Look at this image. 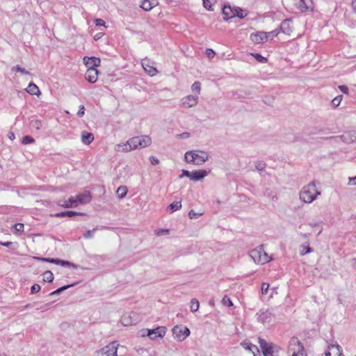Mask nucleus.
Instances as JSON below:
<instances>
[{
    "label": "nucleus",
    "mask_w": 356,
    "mask_h": 356,
    "mask_svg": "<svg viewBox=\"0 0 356 356\" xmlns=\"http://www.w3.org/2000/svg\"><path fill=\"white\" fill-rule=\"evenodd\" d=\"M254 58H255V59L261 63H266L267 62V58L264 57L263 56H261V54H257V53H251L250 54Z\"/></svg>",
    "instance_id": "nucleus-40"
},
{
    "label": "nucleus",
    "mask_w": 356,
    "mask_h": 356,
    "mask_svg": "<svg viewBox=\"0 0 356 356\" xmlns=\"http://www.w3.org/2000/svg\"><path fill=\"white\" fill-rule=\"evenodd\" d=\"M74 284H70V285H65V286H63L62 287H60L58 289H56L55 291H54L52 293V294H56V293H60V292H61V291H63L70 288V286H74Z\"/></svg>",
    "instance_id": "nucleus-48"
},
{
    "label": "nucleus",
    "mask_w": 356,
    "mask_h": 356,
    "mask_svg": "<svg viewBox=\"0 0 356 356\" xmlns=\"http://www.w3.org/2000/svg\"><path fill=\"white\" fill-rule=\"evenodd\" d=\"M343 99L342 95H338L332 100V104L334 106H338Z\"/></svg>",
    "instance_id": "nucleus-44"
},
{
    "label": "nucleus",
    "mask_w": 356,
    "mask_h": 356,
    "mask_svg": "<svg viewBox=\"0 0 356 356\" xmlns=\"http://www.w3.org/2000/svg\"><path fill=\"white\" fill-rule=\"evenodd\" d=\"M261 293L263 296H268L269 298H273L275 294H277V288H270V284L268 282H263L261 284Z\"/></svg>",
    "instance_id": "nucleus-15"
},
{
    "label": "nucleus",
    "mask_w": 356,
    "mask_h": 356,
    "mask_svg": "<svg viewBox=\"0 0 356 356\" xmlns=\"http://www.w3.org/2000/svg\"><path fill=\"white\" fill-rule=\"evenodd\" d=\"M310 226L312 227H316V231H317L316 234L317 235H319L322 232V229H322V227H321L320 222H312V223L310 224Z\"/></svg>",
    "instance_id": "nucleus-43"
},
{
    "label": "nucleus",
    "mask_w": 356,
    "mask_h": 356,
    "mask_svg": "<svg viewBox=\"0 0 356 356\" xmlns=\"http://www.w3.org/2000/svg\"><path fill=\"white\" fill-rule=\"evenodd\" d=\"M127 192H128V189H127V186H121L118 187L116 191V195H117L118 198L120 200L124 198L127 195Z\"/></svg>",
    "instance_id": "nucleus-35"
},
{
    "label": "nucleus",
    "mask_w": 356,
    "mask_h": 356,
    "mask_svg": "<svg viewBox=\"0 0 356 356\" xmlns=\"http://www.w3.org/2000/svg\"><path fill=\"white\" fill-rule=\"evenodd\" d=\"M202 213H196L195 211L193 210H191L189 212H188V216L191 219H193V218H197L199 217L200 216H201Z\"/></svg>",
    "instance_id": "nucleus-47"
},
{
    "label": "nucleus",
    "mask_w": 356,
    "mask_h": 356,
    "mask_svg": "<svg viewBox=\"0 0 356 356\" xmlns=\"http://www.w3.org/2000/svg\"><path fill=\"white\" fill-rule=\"evenodd\" d=\"M247 15L248 13L245 10L237 6H225L222 8L223 19L226 21L235 17L243 19Z\"/></svg>",
    "instance_id": "nucleus-5"
},
{
    "label": "nucleus",
    "mask_w": 356,
    "mask_h": 356,
    "mask_svg": "<svg viewBox=\"0 0 356 356\" xmlns=\"http://www.w3.org/2000/svg\"><path fill=\"white\" fill-rule=\"evenodd\" d=\"M204 7L209 11L213 10V6L209 0H202Z\"/></svg>",
    "instance_id": "nucleus-45"
},
{
    "label": "nucleus",
    "mask_w": 356,
    "mask_h": 356,
    "mask_svg": "<svg viewBox=\"0 0 356 356\" xmlns=\"http://www.w3.org/2000/svg\"><path fill=\"white\" fill-rule=\"evenodd\" d=\"M114 150L120 153H125L129 152L127 141L120 143L115 145Z\"/></svg>",
    "instance_id": "nucleus-27"
},
{
    "label": "nucleus",
    "mask_w": 356,
    "mask_h": 356,
    "mask_svg": "<svg viewBox=\"0 0 356 356\" xmlns=\"http://www.w3.org/2000/svg\"><path fill=\"white\" fill-rule=\"evenodd\" d=\"M11 70L13 72H15V73H20L23 75H26V76H31V73L27 71L24 67L19 65H17L15 66H13L11 69Z\"/></svg>",
    "instance_id": "nucleus-34"
},
{
    "label": "nucleus",
    "mask_w": 356,
    "mask_h": 356,
    "mask_svg": "<svg viewBox=\"0 0 356 356\" xmlns=\"http://www.w3.org/2000/svg\"><path fill=\"white\" fill-rule=\"evenodd\" d=\"M83 62L88 68H95L99 67L101 64L100 58L95 56H85L83 58Z\"/></svg>",
    "instance_id": "nucleus-18"
},
{
    "label": "nucleus",
    "mask_w": 356,
    "mask_h": 356,
    "mask_svg": "<svg viewBox=\"0 0 356 356\" xmlns=\"http://www.w3.org/2000/svg\"><path fill=\"white\" fill-rule=\"evenodd\" d=\"M103 35H104L103 33H98L95 35L94 39H95V40H98L100 38H102L103 37Z\"/></svg>",
    "instance_id": "nucleus-61"
},
{
    "label": "nucleus",
    "mask_w": 356,
    "mask_h": 356,
    "mask_svg": "<svg viewBox=\"0 0 356 356\" xmlns=\"http://www.w3.org/2000/svg\"><path fill=\"white\" fill-rule=\"evenodd\" d=\"M127 141L129 152L138 147L144 148L151 145L152 139L148 136H136L129 138Z\"/></svg>",
    "instance_id": "nucleus-6"
},
{
    "label": "nucleus",
    "mask_w": 356,
    "mask_h": 356,
    "mask_svg": "<svg viewBox=\"0 0 356 356\" xmlns=\"http://www.w3.org/2000/svg\"><path fill=\"white\" fill-rule=\"evenodd\" d=\"M291 22L289 20L284 21L282 26L280 28H282L281 29V32H283L284 33L289 35L291 32L292 31V28L291 27Z\"/></svg>",
    "instance_id": "nucleus-33"
},
{
    "label": "nucleus",
    "mask_w": 356,
    "mask_h": 356,
    "mask_svg": "<svg viewBox=\"0 0 356 356\" xmlns=\"http://www.w3.org/2000/svg\"><path fill=\"white\" fill-rule=\"evenodd\" d=\"M81 213L74 211H63L60 213H56L55 216L57 217L65 216H67L68 217H72L75 215H81Z\"/></svg>",
    "instance_id": "nucleus-38"
},
{
    "label": "nucleus",
    "mask_w": 356,
    "mask_h": 356,
    "mask_svg": "<svg viewBox=\"0 0 356 356\" xmlns=\"http://www.w3.org/2000/svg\"><path fill=\"white\" fill-rule=\"evenodd\" d=\"M167 327L165 326H158L154 329H146L142 330V337H147L151 340L162 339L166 334Z\"/></svg>",
    "instance_id": "nucleus-7"
},
{
    "label": "nucleus",
    "mask_w": 356,
    "mask_h": 356,
    "mask_svg": "<svg viewBox=\"0 0 356 356\" xmlns=\"http://www.w3.org/2000/svg\"><path fill=\"white\" fill-rule=\"evenodd\" d=\"M99 71L95 68H87L85 78L90 83H95L97 81Z\"/></svg>",
    "instance_id": "nucleus-17"
},
{
    "label": "nucleus",
    "mask_w": 356,
    "mask_h": 356,
    "mask_svg": "<svg viewBox=\"0 0 356 356\" xmlns=\"http://www.w3.org/2000/svg\"><path fill=\"white\" fill-rule=\"evenodd\" d=\"M288 356H308L303 343L297 337H292L287 346Z\"/></svg>",
    "instance_id": "nucleus-3"
},
{
    "label": "nucleus",
    "mask_w": 356,
    "mask_h": 356,
    "mask_svg": "<svg viewBox=\"0 0 356 356\" xmlns=\"http://www.w3.org/2000/svg\"><path fill=\"white\" fill-rule=\"evenodd\" d=\"M119 344L113 341L95 353V356H117Z\"/></svg>",
    "instance_id": "nucleus-10"
},
{
    "label": "nucleus",
    "mask_w": 356,
    "mask_h": 356,
    "mask_svg": "<svg viewBox=\"0 0 356 356\" xmlns=\"http://www.w3.org/2000/svg\"><path fill=\"white\" fill-rule=\"evenodd\" d=\"M25 90L31 95H35L37 97H40L41 95V92L39 88L35 83H30Z\"/></svg>",
    "instance_id": "nucleus-26"
},
{
    "label": "nucleus",
    "mask_w": 356,
    "mask_h": 356,
    "mask_svg": "<svg viewBox=\"0 0 356 356\" xmlns=\"http://www.w3.org/2000/svg\"><path fill=\"white\" fill-rule=\"evenodd\" d=\"M208 51V56H213L214 55V51L211 49H207Z\"/></svg>",
    "instance_id": "nucleus-64"
},
{
    "label": "nucleus",
    "mask_w": 356,
    "mask_h": 356,
    "mask_svg": "<svg viewBox=\"0 0 356 356\" xmlns=\"http://www.w3.org/2000/svg\"><path fill=\"white\" fill-rule=\"evenodd\" d=\"M8 138L10 140H14L15 139V134L13 132H10L8 134Z\"/></svg>",
    "instance_id": "nucleus-62"
},
{
    "label": "nucleus",
    "mask_w": 356,
    "mask_h": 356,
    "mask_svg": "<svg viewBox=\"0 0 356 356\" xmlns=\"http://www.w3.org/2000/svg\"><path fill=\"white\" fill-rule=\"evenodd\" d=\"M54 264L60 265L64 267H68L73 269H78L79 266L73 263H71L68 261L61 260L55 259Z\"/></svg>",
    "instance_id": "nucleus-28"
},
{
    "label": "nucleus",
    "mask_w": 356,
    "mask_h": 356,
    "mask_svg": "<svg viewBox=\"0 0 356 356\" xmlns=\"http://www.w3.org/2000/svg\"><path fill=\"white\" fill-rule=\"evenodd\" d=\"M199 97L197 95H187L180 100V105L184 108H191L197 105Z\"/></svg>",
    "instance_id": "nucleus-13"
},
{
    "label": "nucleus",
    "mask_w": 356,
    "mask_h": 356,
    "mask_svg": "<svg viewBox=\"0 0 356 356\" xmlns=\"http://www.w3.org/2000/svg\"><path fill=\"white\" fill-rule=\"evenodd\" d=\"M24 227V226L23 223H16L14 225V228L17 232H23Z\"/></svg>",
    "instance_id": "nucleus-51"
},
{
    "label": "nucleus",
    "mask_w": 356,
    "mask_h": 356,
    "mask_svg": "<svg viewBox=\"0 0 356 356\" xmlns=\"http://www.w3.org/2000/svg\"><path fill=\"white\" fill-rule=\"evenodd\" d=\"M41 289V287L39 284H35L31 288V292L32 294L38 293Z\"/></svg>",
    "instance_id": "nucleus-46"
},
{
    "label": "nucleus",
    "mask_w": 356,
    "mask_h": 356,
    "mask_svg": "<svg viewBox=\"0 0 356 356\" xmlns=\"http://www.w3.org/2000/svg\"><path fill=\"white\" fill-rule=\"evenodd\" d=\"M200 306V302L198 300L193 299L191 301L190 308L191 312H195L198 310Z\"/></svg>",
    "instance_id": "nucleus-39"
},
{
    "label": "nucleus",
    "mask_w": 356,
    "mask_h": 356,
    "mask_svg": "<svg viewBox=\"0 0 356 356\" xmlns=\"http://www.w3.org/2000/svg\"><path fill=\"white\" fill-rule=\"evenodd\" d=\"M188 137H189V134L187 132L177 135V138L179 139L188 138Z\"/></svg>",
    "instance_id": "nucleus-58"
},
{
    "label": "nucleus",
    "mask_w": 356,
    "mask_h": 356,
    "mask_svg": "<svg viewBox=\"0 0 356 356\" xmlns=\"http://www.w3.org/2000/svg\"><path fill=\"white\" fill-rule=\"evenodd\" d=\"M54 276L51 271L47 270L42 273V280L46 282H52L54 281Z\"/></svg>",
    "instance_id": "nucleus-36"
},
{
    "label": "nucleus",
    "mask_w": 356,
    "mask_h": 356,
    "mask_svg": "<svg viewBox=\"0 0 356 356\" xmlns=\"http://www.w3.org/2000/svg\"><path fill=\"white\" fill-rule=\"evenodd\" d=\"M325 356H343L341 347L339 345L330 346Z\"/></svg>",
    "instance_id": "nucleus-20"
},
{
    "label": "nucleus",
    "mask_w": 356,
    "mask_h": 356,
    "mask_svg": "<svg viewBox=\"0 0 356 356\" xmlns=\"http://www.w3.org/2000/svg\"><path fill=\"white\" fill-rule=\"evenodd\" d=\"M300 254L304 256L307 254L311 253L312 252V249L309 246V243L307 242L302 244L300 248Z\"/></svg>",
    "instance_id": "nucleus-31"
},
{
    "label": "nucleus",
    "mask_w": 356,
    "mask_h": 356,
    "mask_svg": "<svg viewBox=\"0 0 356 356\" xmlns=\"http://www.w3.org/2000/svg\"><path fill=\"white\" fill-rule=\"evenodd\" d=\"M352 7H353L354 11L356 12V0H353Z\"/></svg>",
    "instance_id": "nucleus-63"
},
{
    "label": "nucleus",
    "mask_w": 356,
    "mask_h": 356,
    "mask_svg": "<svg viewBox=\"0 0 356 356\" xmlns=\"http://www.w3.org/2000/svg\"><path fill=\"white\" fill-rule=\"evenodd\" d=\"M77 115L79 117H83L85 114V106L83 105H80L79 111H77Z\"/></svg>",
    "instance_id": "nucleus-50"
},
{
    "label": "nucleus",
    "mask_w": 356,
    "mask_h": 356,
    "mask_svg": "<svg viewBox=\"0 0 356 356\" xmlns=\"http://www.w3.org/2000/svg\"><path fill=\"white\" fill-rule=\"evenodd\" d=\"M94 23L97 26H104L106 27V24L104 21L102 19H96L94 20Z\"/></svg>",
    "instance_id": "nucleus-49"
},
{
    "label": "nucleus",
    "mask_w": 356,
    "mask_h": 356,
    "mask_svg": "<svg viewBox=\"0 0 356 356\" xmlns=\"http://www.w3.org/2000/svg\"><path fill=\"white\" fill-rule=\"evenodd\" d=\"M250 39L254 44H260L267 42L266 34V32L264 31H257L251 33Z\"/></svg>",
    "instance_id": "nucleus-16"
},
{
    "label": "nucleus",
    "mask_w": 356,
    "mask_h": 356,
    "mask_svg": "<svg viewBox=\"0 0 356 356\" xmlns=\"http://www.w3.org/2000/svg\"><path fill=\"white\" fill-rule=\"evenodd\" d=\"M282 29V28H279V29H277L275 30H273V31L268 32V33L266 32V38H267V42L268 40H273L274 38L277 36L279 35V33L281 32V29Z\"/></svg>",
    "instance_id": "nucleus-37"
},
{
    "label": "nucleus",
    "mask_w": 356,
    "mask_h": 356,
    "mask_svg": "<svg viewBox=\"0 0 356 356\" xmlns=\"http://www.w3.org/2000/svg\"><path fill=\"white\" fill-rule=\"evenodd\" d=\"M92 233H93V231L88 230V231H87V232L83 234V237H84V238H90V237H92Z\"/></svg>",
    "instance_id": "nucleus-60"
},
{
    "label": "nucleus",
    "mask_w": 356,
    "mask_h": 356,
    "mask_svg": "<svg viewBox=\"0 0 356 356\" xmlns=\"http://www.w3.org/2000/svg\"><path fill=\"white\" fill-rule=\"evenodd\" d=\"M339 90L344 94H348V88L345 86H339Z\"/></svg>",
    "instance_id": "nucleus-57"
},
{
    "label": "nucleus",
    "mask_w": 356,
    "mask_h": 356,
    "mask_svg": "<svg viewBox=\"0 0 356 356\" xmlns=\"http://www.w3.org/2000/svg\"><path fill=\"white\" fill-rule=\"evenodd\" d=\"M81 142L85 145H90L94 140V136L92 133L82 131L81 134Z\"/></svg>",
    "instance_id": "nucleus-24"
},
{
    "label": "nucleus",
    "mask_w": 356,
    "mask_h": 356,
    "mask_svg": "<svg viewBox=\"0 0 356 356\" xmlns=\"http://www.w3.org/2000/svg\"><path fill=\"white\" fill-rule=\"evenodd\" d=\"M348 184L350 186H356V176L348 179Z\"/></svg>",
    "instance_id": "nucleus-56"
},
{
    "label": "nucleus",
    "mask_w": 356,
    "mask_h": 356,
    "mask_svg": "<svg viewBox=\"0 0 356 356\" xmlns=\"http://www.w3.org/2000/svg\"><path fill=\"white\" fill-rule=\"evenodd\" d=\"M209 155L207 152L201 149H192L187 151L184 159L188 163L201 165L208 161Z\"/></svg>",
    "instance_id": "nucleus-2"
},
{
    "label": "nucleus",
    "mask_w": 356,
    "mask_h": 356,
    "mask_svg": "<svg viewBox=\"0 0 356 356\" xmlns=\"http://www.w3.org/2000/svg\"><path fill=\"white\" fill-rule=\"evenodd\" d=\"M241 346L245 350L251 352L254 356H257V353L259 354L257 347L250 341H243L241 343Z\"/></svg>",
    "instance_id": "nucleus-23"
},
{
    "label": "nucleus",
    "mask_w": 356,
    "mask_h": 356,
    "mask_svg": "<svg viewBox=\"0 0 356 356\" xmlns=\"http://www.w3.org/2000/svg\"><path fill=\"white\" fill-rule=\"evenodd\" d=\"M256 168L259 170H263L265 168V163L263 162H257Z\"/></svg>",
    "instance_id": "nucleus-55"
},
{
    "label": "nucleus",
    "mask_w": 356,
    "mask_h": 356,
    "mask_svg": "<svg viewBox=\"0 0 356 356\" xmlns=\"http://www.w3.org/2000/svg\"><path fill=\"white\" fill-rule=\"evenodd\" d=\"M181 208V202L180 200H179V201H175V202L170 203L168 206L167 210L170 211L171 213H172V212L179 210Z\"/></svg>",
    "instance_id": "nucleus-32"
},
{
    "label": "nucleus",
    "mask_w": 356,
    "mask_h": 356,
    "mask_svg": "<svg viewBox=\"0 0 356 356\" xmlns=\"http://www.w3.org/2000/svg\"><path fill=\"white\" fill-rule=\"evenodd\" d=\"M90 200V197L87 195H79L74 197H71L68 200L65 201L60 205L65 208L76 207L80 204H85Z\"/></svg>",
    "instance_id": "nucleus-11"
},
{
    "label": "nucleus",
    "mask_w": 356,
    "mask_h": 356,
    "mask_svg": "<svg viewBox=\"0 0 356 356\" xmlns=\"http://www.w3.org/2000/svg\"><path fill=\"white\" fill-rule=\"evenodd\" d=\"M187 177L191 179V172H189L186 170H183L182 175L180 176V177Z\"/></svg>",
    "instance_id": "nucleus-53"
},
{
    "label": "nucleus",
    "mask_w": 356,
    "mask_h": 356,
    "mask_svg": "<svg viewBox=\"0 0 356 356\" xmlns=\"http://www.w3.org/2000/svg\"><path fill=\"white\" fill-rule=\"evenodd\" d=\"M149 161L152 165H157L159 163V160L153 156H151L149 157Z\"/></svg>",
    "instance_id": "nucleus-54"
},
{
    "label": "nucleus",
    "mask_w": 356,
    "mask_h": 356,
    "mask_svg": "<svg viewBox=\"0 0 356 356\" xmlns=\"http://www.w3.org/2000/svg\"><path fill=\"white\" fill-rule=\"evenodd\" d=\"M169 233V229H161L156 231V234L158 236L168 234Z\"/></svg>",
    "instance_id": "nucleus-52"
},
{
    "label": "nucleus",
    "mask_w": 356,
    "mask_h": 356,
    "mask_svg": "<svg viewBox=\"0 0 356 356\" xmlns=\"http://www.w3.org/2000/svg\"><path fill=\"white\" fill-rule=\"evenodd\" d=\"M250 257L258 265L266 264L273 259L272 257L265 252L263 246H259L252 250L250 253Z\"/></svg>",
    "instance_id": "nucleus-4"
},
{
    "label": "nucleus",
    "mask_w": 356,
    "mask_h": 356,
    "mask_svg": "<svg viewBox=\"0 0 356 356\" xmlns=\"http://www.w3.org/2000/svg\"><path fill=\"white\" fill-rule=\"evenodd\" d=\"M158 4V0H143L140 7L145 11H150Z\"/></svg>",
    "instance_id": "nucleus-21"
},
{
    "label": "nucleus",
    "mask_w": 356,
    "mask_h": 356,
    "mask_svg": "<svg viewBox=\"0 0 356 356\" xmlns=\"http://www.w3.org/2000/svg\"><path fill=\"white\" fill-rule=\"evenodd\" d=\"M298 8L301 12H310L314 10L313 0H300Z\"/></svg>",
    "instance_id": "nucleus-19"
},
{
    "label": "nucleus",
    "mask_w": 356,
    "mask_h": 356,
    "mask_svg": "<svg viewBox=\"0 0 356 356\" xmlns=\"http://www.w3.org/2000/svg\"><path fill=\"white\" fill-rule=\"evenodd\" d=\"M136 314L133 312L123 314L120 318V323L123 326H131L136 323Z\"/></svg>",
    "instance_id": "nucleus-14"
},
{
    "label": "nucleus",
    "mask_w": 356,
    "mask_h": 356,
    "mask_svg": "<svg viewBox=\"0 0 356 356\" xmlns=\"http://www.w3.org/2000/svg\"><path fill=\"white\" fill-rule=\"evenodd\" d=\"M207 175L208 173L205 170H194L191 172V180L197 181L203 179Z\"/></svg>",
    "instance_id": "nucleus-22"
},
{
    "label": "nucleus",
    "mask_w": 356,
    "mask_h": 356,
    "mask_svg": "<svg viewBox=\"0 0 356 356\" xmlns=\"http://www.w3.org/2000/svg\"><path fill=\"white\" fill-rule=\"evenodd\" d=\"M259 343L264 356H275L280 351V348L272 343H267L264 339H259Z\"/></svg>",
    "instance_id": "nucleus-12"
},
{
    "label": "nucleus",
    "mask_w": 356,
    "mask_h": 356,
    "mask_svg": "<svg viewBox=\"0 0 356 356\" xmlns=\"http://www.w3.org/2000/svg\"><path fill=\"white\" fill-rule=\"evenodd\" d=\"M22 143L25 145L31 144L35 143V140L31 136H25L22 138Z\"/></svg>",
    "instance_id": "nucleus-41"
},
{
    "label": "nucleus",
    "mask_w": 356,
    "mask_h": 356,
    "mask_svg": "<svg viewBox=\"0 0 356 356\" xmlns=\"http://www.w3.org/2000/svg\"><path fill=\"white\" fill-rule=\"evenodd\" d=\"M143 68L150 76L156 75L158 71L156 67L151 65L148 62L145 61L142 63Z\"/></svg>",
    "instance_id": "nucleus-25"
},
{
    "label": "nucleus",
    "mask_w": 356,
    "mask_h": 356,
    "mask_svg": "<svg viewBox=\"0 0 356 356\" xmlns=\"http://www.w3.org/2000/svg\"><path fill=\"white\" fill-rule=\"evenodd\" d=\"M222 303L227 307H232L233 302L232 300L227 296H225L222 299Z\"/></svg>",
    "instance_id": "nucleus-42"
},
{
    "label": "nucleus",
    "mask_w": 356,
    "mask_h": 356,
    "mask_svg": "<svg viewBox=\"0 0 356 356\" xmlns=\"http://www.w3.org/2000/svg\"><path fill=\"white\" fill-rule=\"evenodd\" d=\"M256 316L257 321L265 325H273L275 323V316L269 309L260 310Z\"/></svg>",
    "instance_id": "nucleus-8"
},
{
    "label": "nucleus",
    "mask_w": 356,
    "mask_h": 356,
    "mask_svg": "<svg viewBox=\"0 0 356 356\" xmlns=\"http://www.w3.org/2000/svg\"><path fill=\"white\" fill-rule=\"evenodd\" d=\"M321 195L316 185L310 182L302 188L299 192L300 200L305 204H311Z\"/></svg>",
    "instance_id": "nucleus-1"
},
{
    "label": "nucleus",
    "mask_w": 356,
    "mask_h": 356,
    "mask_svg": "<svg viewBox=\"0 0 356 356\" xmlns=\"http://www.w3.org/2000/svg\"><path fill=\"white\" fill-rule=\"evenodd\" d=\"M41 261L48 262V263H51V264H54L55 259L42 258V257Z\"/></svg>",
    "instance_id": "nucleus-59"
},
{
    "label": "nucleus",
    "mask_w": 356,
    "mask_h": 356,
    "mask_svg": "<svg viewBox=\"0 0 356 356\" xmlns=\"http://www.w3.org/2000/svg\"><path fill=\"white\" fill-rule=\"evenodd\" d=\"M343 140L347 143H353L356 141V131H347L343 135Z\"/></svg>",
    "instance_id": "nucleus-30"
},
{
    "label": "nucleus",
    "mask_w": 356,
    "mask_h": 356,
    "mask_svg": "<svg viewBox=\"0 0 356 356\" xmlns=\"http://www.w3.org/2000/svg\"><path fill=\"white\" fill-rule=\"evenodd\" d=\"M191 334V331L185 325H177L172 329V338L177 342H182L187 339Z\"/></svg>",
    "instance_id": "nucleus-9"
},
{
    "label": "nucleus",
    "mask_w": 356,
    "mask_h": 356,
    "mask_svg": "<svg viewBox=\"0 0 356 356\" xmlns=\"http://www.w3.org/2000/svg\"><path fill=\"white\" fill-rule=\"evenodd\" d=\"M191 90L192 94L193 95H197L199 97V95L201 93L202 90V84L200 81H195L191 86Z\"/></svg>",
    "instance_id": "nucleus-29"
}]
</instances>
